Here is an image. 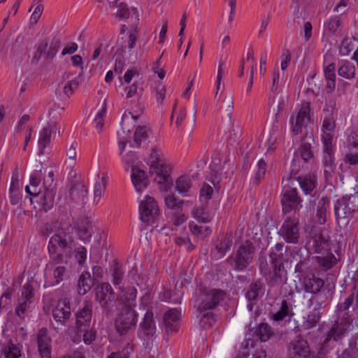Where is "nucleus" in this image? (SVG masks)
Wrapping results in <instances>:
<instances>
[{
	"mask_svg": "<svg viewBox=\"0 0 358 358\" xmlns=\"http://www.w3.org/2000/svg\"><path fill=\"white\" fill-rule=\"evenodd\" d=\"M148 164L150 166L149 174L159 185V189L165 192L171 189L173 185V180L170 175L171 166L156 147L152 148Z\"/></svg>",
	"mask_w": 358,
	"mask_h": 358,
	"instance_id": "f257e3e1",
	"label": "nucleus"
},
{
	"mask_svg": "<svg viewBox=\"0 0 358 358\" xmlns=\"http://www.w3.org/2000/svg\"><path fill=\"white\" fill-rule=\"evenodd\" d=\"M69 229L73 230L71 224L64 227L60 224L57 232L50 239L48 250L52 252H64L66 255H71L75 247L73 237Z\"/></svg>",
	"mask_w": 358,
	"mask_h": 358,
	"instance_id": "f03ea898",
	"label": "nucleus"
},
{
	"mask_svg": "<svg viewBox=\"0 0 358 358\" xmlns=\"http://www.w3.org/2000/svg\"><path fill=\"white\" fill-rule=\"evenodd\" d=\"M289 248L282 243H277L269 252L271 265L273 272V282L275 284H282L285 281L283 275L286 273L284 262L288 260V250Z\"/></svg>",
	"mask_w": 358,
	"mask_h": 358,
	"instance_id": "7ed1b4c3",
	"label": "nucleus"
},
{
	"mask_svg": "<svg viewBox=\"0 0 358 358\" xmlns=\"http://www.w3.org/2000/svg\"><path fill=\"white\" fill-rule=\"evenodd\" d=\"M75 194H80L82 198H85L87 194L86 187L81 184H76L71 187L69 192L63 191L59 193L57 206L60 215L69 218L71 212L72 203L74 201Z\"/></svg>",
	"mask_w": 358,
	"mask_h": 358,
	"instance_id": "20e7f679",
	"label": "nucleus"
},
{
	"mask_svg": "<svg viewBox=\"0 0 358 358\" xmlns=\"http://www.w3.org/2000/svg\"><path fill=\"white\" fill-rule=\"evenodd\" d=\"M278 234L287 243H300L301 238L298 216L293 215L292 217H287L278 231Z\"/></svg>",
	"mask_w": 358,
	"mask_h": 358,
	"instance_id": "39448f33",
	"label": "nucleus"
},
{
	"mask_svg": "<svg viewBox=\"0 0 358 358\" xmlns=\"http://www.w3.org/2000/svg\"><path fill=\"white\" fill-rule=\"evenodd\" d=\"M95 299L103 309V313L108 316L113 311V303L115 300V294L108 282H103L95 289Z\"/></svg>",
	"mask_w": 358,
	"mask_h": 358,
	"instance_id": "423d86ee",
	"label": "nucleus"
},
{
	"mask_svg": "<svg viewBox=\"0 0 358 358\" xmlns=\"http://www.w3.org/2000/svg\"><path fill=\"white\" fill-rule=\"evenodd\" d=\"M254 252L255 248L249 241H246L245 245L239 247L234 257H231V265L234 269L241 271L247 268L252 262Z\"/></svg>",
	"mask_w": 358,
	"mask_h": 358,
	"instance_id": "0eeeda50",
	"label": "nucleus"
},
{
	"mask_svg": "<svg viewBox=\"0 0 358 358\" xmlns=\"http://www.w3.org/2000/svg\"><path fill=\"white\" fill-rule=\"evenodd\" d=\"M307 245L317 254L331 250L329 236L320 229H311L308 231Z\"/></svg>",
	"mask_w": 358,
	"mask_h": 358,
	"instance_id": "6e6552de",
	"label": "nucleus"
},
{
	"mask_svg": "<svg viewBox=\"0 0 358 358\" xmlns=\"http://www.w3.org/2000/svg\"><path fill=\"white\" fill-rule=\"evenodd\" d=\"M137 313L133 308L123 307L115 322V327L121 335L126 334L136 327Z\"/></svg>",
	"mask_w": 358,
	"mask_h": 358,
	"instance_id": "1a4fd4ad",
	"label": "nucleus"
},
{
	"mask_svg": "<svg viewBox=\"0 0 358 358\" xmlns=\"http://www.w3.org/2000/svg\"><path fill=\"white\" fill-rule=\"evenodd\" d=\"M314 154L310 143H303L294 152V158L291 165L290 174L296 176L300 168V159L303 162H310L313 160Z\"/></svg>",
	"mask_w": 358,
	"mask_h": 358,
	"instance_id": "9d476101",
	"label": "nucleus"
},
{
	"mask_svg": "<svg viewBox=\"0 0 358 358\" xmlns=\"http://www.w3.org/2000/svg\"><path fill=\"white\" fill-rule=\"evenodd\" d=\"M281 203L284 213H288L294 210V215H296V210L302 207V200L298 196L296 188L289 187L286 189L282 193Z\"/></svg>",
	"mask_w": 358,
	"mask_h": 358,
	"instance_id": "9b49d317",
	"label": "nucleus"
},
{
	"mask_svg": "<svg viewBox=\"0 0 358 358\" xmlns=\"http://www.w3.org/2000/svg\"><path fill=\"white\" fill-rule=\"evenodd\" d=\"M139 210L141 220L147 224L152 223L159 214L157 202L149 196L141 203Z\"/></svg>",
	"mask_w": 358,
	"mask_h": 358,
	"instance_id": "f8f14e48",
	"label": "nucleus"
},
{
	"mask_svg": "<svg viewBox=\"0 0 358 358\" xmlns=\"http://www.w3.org/2000/svg\"><path fill=\"white\" fill-rule=\"evenodd\" d=\"M310 103L304 102L301 104L296 117L293 116L290 119L291 131L294 135H297L301 132L302 129L306 127L310 122Z\"/></svg>",
	"mask_w": 358,
	"mask_h": 358,
	"instance_id": "ddd939ff",
	"label": "nucleus"
},
{
	"mask_svg": "<svg viewBox=\"0 0 358 358\" xmlns=\"http://www.w3.org/2000/svg\"><path fill=\"white\" fill-rule=\"evenodd\" d=\"M92 316V303L85 301L82 309L76 314V327L78 332L88 330Z\"/></svg>",
	"mask_w": 358,
	"mask_h": 358,
	"instance_id": "4468645a",
	"label": "nucleus"
},
{
	"mask_svg": "<svg viewBox=\"0 0 358 358\" xmlns=\"http://www.w3.org/2000/svg\"><path fill=\"white\" fill-rule=\"evenodd\" d=\"M291 358H315L307 341L299 337L289 343Z\"/></svg>",
	"mask_w": 358,
	"mask_h": 358,
	"instance_id": "2eb2a0df",
	"label": "nucleus"
},
{
	"mask_svg": "<svg viewBox=\"0 0 358 358\" xmlns=\"http://www.w3.org/2000/svg\"><path fill=\"white\" fill-rule=\"evenodd\" d=\"M36 341L40 358H51L52 339L46 328L43 327L38 330Z\"/></svg>",
	"mask_w": 358,
	"mask_h": 358,
	"instance_id": "dca6fc26",
	"label": "nucleus"
},
{
	"mask_svg": "<svg viewBox=\"0 0 358 358\" xmlns=\"http://www.w3.org/2000/svg\"><path fill=\"white\" fill-rule=\"evenodd\" d=\"M34 289L29 282H27L22 289V299L15 308V313L20 318L24 319V315L30 308L34 299Z\"/></svg>",
	"mask_w": 358,
	"mask_h": 358,
	"instance_id": "f3484780",
	"label": "nucleus"
},
{
	"mask_svg": "<svg viewBox=\"0 0 358 358\" xmlns=\"http://www.w3.org/2000/svg\"><path fill=\"white\" fill-rule=\"evenodd\" d=\"M301 256L299 262L295 266L294 271L298 273L300 280L305 276L311 275V262L309 257V252L307 248H301L297 252V255Z\"/></svg>",
	"mask_w": 358,
	"mask_h": 358,
	"instance_id": "a211bd4d",
	"label": "nucleus"
},
{
	"mask_svg": "<svg viewBox=\"0 0 358 358\" xmlns=\"http://www.w3.org/2000/svg\"><path fill=\"white\" fill-rule=\"evenodd\" d=\"M180 309L170 308L164 315L163 323L167 333L178 331L180 325Z\"/></svg>",
	"mask_w": 358,
	"mask_h": 358,
	"instance_id": "6ab92c4d",
	"label": "nucleus"
},
{
	"mask_svg": "<svg viewBox=\"0 0 358 358\" xmlns=\"http://www.w3.org/2000/svg\"><path fill=\"white\" fill-rule=\"evenodd\" d=\"M313 205L315 219L318 224H324L327 220L329 200L327 197L322 196L317 200L310 201Z\"/></svg>",
	"mask_w": 358,
	"mask_h": 358,
	"instance_id": "aec40b11",
	"label": "nucleus"
},
{
	"mask_svg": "<svg viewBox=\"0 0 358 358\" xmlns=\"http://www.w3.org/2000/svg\"><path fill=\"white\" fill-rule=\"evenodd\" d=\"M334 215L337 224L340 227H345L353 217V213L344 205L339 199L334 203Z\"/></svg>",
	"mask_w": 358,
	"mask_h": 358,
	"instance_id": "412c9836",
	"label": "nucleus"
},
{
	"mask_svg": "<svg viewBox=\"0 0 358 358\" xmlns=\"http://www.w3.org/2000/svg\"><path fill=\"white\" fill-rule=\"evenodd\" d=\"M74 227L77 231L78 238L81 241L84 243L90 241L94 226L90 218L84 217L79 219L74 224Z\"/></svg>",
	"mask_w": 358,
	"mask_h": 358,
	"instance_id": "4be33fe9",
	"label": "nucleus"
},
{
	"mask_svg": "<svg viewBox=\"0 0 358 358\" xmlns=\"http://www.w3.org/2000/svg\"><path fill=\"white\" fill-rule=\"evenodd\" d=\"M225 293L221 289H212L203 293V311L215 308L224 298Z\"/></svg>",
	"mask_w": 358,
	"mask_h": 358,
	"instance_id": "5701e85b",
	"label": "nucleus"
},
{
	"mask_svg": "<svg viewBox=\"0 0 358 358\" xmlns=\"http://www.w3.org/2000/svg\"><path fill=\"white\" fill-rule=\"evenodd\" d=\"M71 315V307L66 299L60 300L52 311L53 318L62 325H65Z\"/></svg>",
	"mask_w": 358,
	"mask_h": 358,
	"instance_id": "b1692460",
	"label": "nucleus"
},
{
	"mask_svg": "<svg viewBox=\"0 0 358 358\" xmlns=\"http://www.w3.org/2000/svg\"><path fill=\"white\" fill-rule=\"evenodd\" d=\"M302 279L303 290L314 295L319 294L324 285V280L319 277H316L314 274L305 276Z\"/></svg>",
	"mask_w": 358,
	"mask_h": 358,
	"instance_id": "393cba45",
	"label": "nucleus"
},
{
	"mask_svg": "<svg viewBox=\"0 0 358 358\" xmlns=\"http://www.w3.org/2000/svg\"><path fill=\"white\" fill-rule=\"evenodd\" d=\"M155 331L156 327L153 320V313L151 310H148L143 321L140 324L139 334L145 336L149 340L154 336Z\"/></svg>",
	"mask_w": 358,
	"mask_h": 358,
	"instance_id": "a878e982",
	"label": "nucleus"
},
{
	"mask_svg": "<svg viewBox=\"0 0 358 358\" xmlns=\"http://www.w3.org/2000/svg\"><path fill=\"white\" fill-rule=\"evenodd\" d=\"M336 127V123L332 115H327L322 123V142L323 144L331 145L334 138V131Z\"/></svg>",
	"mask_w": 358,
	"mask_h": 358,
	"instance_id": "bb28decb",
	"label": "nucleus"
},
{
	"mask_svg": "<svg viewBox=\"0 0 358 358\" xmlns=\"http://www.w3.org/2000/svg\"><path fill=\"white\" fill-rule=\"evenodd\" d=\"M233 237L231 234H227L226 236L218 242L213 250L211 255L214 259H219L222 258L227 251H229L232 245Z\"/></svg>",
	"mask_w": 358,
	"mask_h": 358,
	"instance_id": "cd10ccee",
	"label": "nucleus"
},
{
	"mask_svg": "<svg viewBox=\"0 0 358 358\" xmlns=\"http://www.w3.org/2000/svg\"><path fill=\"white\" fill-rule=\"evenodd\" d=\"M324 173L326 178L331 177L336 169V164L334 162L332 144H324L323 156Z\"/></svg>",
	"mask_w": 358,
	"mask_h": 358,
	"instance_id": "c85d7f7f",
	"label": "nucleus"
},
{
	"mask_svg": "<svg viewBox=\"0 0 358 358\" xmlns=\"http://www.w3.org/2000/svg\"><path fill=\"white\" fill-rule=\"evenodd\" d=\"M350 325V324L349 322L345 323H343L341 322L340 323H336L334 324V326L329 331L326 339L324 341V344L326 345L331 340L338 341L342 339L345 334L348 331Z\"/></svg>",
	"mask_w": 358,
	"mask_h": 358,
	"instance_id": "c756f323",
	"label": "nucleus"
},
{
	"mask_svg": "<svg viewBox=\"0 0 358 358\" xmlns=\"http://www.w3.org/2000/svg\"><path fill=\"white\" fill-rule=\"evenodd\" d=\"M318 267L323 271H327L331 268L337 262V259L330 251L320 254L314 257Z\"/></svg>",
	"mask_w": 358,
	"mask_h": 358,
	"instance_id": "7c9ffc66",
	"label": "nucleus"
},
{
	"mask_svg": "<svg viewBox=\"0 0 358 358\" xmlns=\"http://www.w3.org/2000/svg\"><path fill=\"white\" fill-rule=\"evenodd\" d=\"M131 14V25L128 35V48H134L138 34L139 15L138 10L133 9Z\"/></svg>",
	"mask_w": 358,
	"mask_h": 358,
	"instance_id": "2f4dec72",
	"label": "nucleus"
},
{
	"mask_svg": "<svg viewBox=\"0 0 358 358\" xmlns=\"http://www.w3.org/2000/svg\"><path fill=\"white\" fill-rule=\"evenodd\" d=\"M264 293V284L262 280H255L248 285L245 297L250 301H257Z\"/></svg>",
	"mask_w": 358,
	"mask_h": 358,
	"instance_id": "473e14b6",
	"label": "nucleus"
},
{
	"mask_svg": "<svg viewBox=\"0 0 358 358\" xmlns=\"http://www.w3.org/2000/svg\"><path fill=\"white\" fill-rule=\"evenodd\" d=\"M131 181L138 192H141L148 185V179L144 171L132 166Z\"/></svg>",
	"mask_w": 358,
	"mask_h": 358,
	"instance_id": "72a5a7b5",
	"label": "nucleus"
},
{
	"mask_svg": "<svg viewBox=\"0 0 358 358\" xmlns=\"http://www.w3.org/2000/svg\"><path fill=\"white\" fill-rule=\"evenodd\" d=\"M353 305V310L358 308V284L355 285L354 290L344 300V301L338 303L336 306V311L338 313L345 311Z\"/></svg>",
	"mask_w": 358,
	"mask_h": 358,
	"instance_id": "f704fd0d",
	"label": "nucleus"
},
{
	"mask_svg": "<svg viewBox=\"0 0 358 358\" xmlns=\"http://www.w3.org/2000/svg\"><path fill=\"white\" fill-rule=\"evenodd\" d=\"M293 315L292 303L284 299L280 303L279 310L273 313L271 318L273 321L280 322L286 320L287 317L289 319Z\"/></svg>",
	"mask_w": 358,
	"mask_h": 358,
	"instance_id": "c9c22d12",
	"label": "nucleus"
},
{
	"mask_svg": "<svg viewBox=\"0 0 358 358\" xmlns=\"http://www.w3.org/2000/svg\"><path fill=\"white\" fill-rule=\"evenodd\" d=\"M56 126V122H50L40 132L38 139V146L40 148L39 155H43L45 148L50 144L52 130L55 128Z\"/></svg>",
	"mask_w": 358,
	"mask_h": 358,
	"instance_id": "e433bc0d",
	"label": "nucleus"
},
{
	"mask_svg": "<svg viewBox=\"0 0 358 358\" xmlns=\"http://www.w3.org/2000/svg\"><path fill=\"white\" fill-rule=\"evenodd\" d=\"M19 185L18 173L17 172H15L12 176L9 188V201L13 206L17 205L21 199V195L19 191Z\"/></svg>",
	"mask_w": 358,
	"mask_h": 358,
	"instance_id": "4c0bfd02",
	"label": "nucleus"
},
{
	"mask_svg": "<svg viewBox=\"0 0 358 358\" xmlns=\"http://www.w3.org/2000/svg\"><path fill=\"white\" fill-rule=\"evenodd\" d=\"M290 178H296L306 194H310L315 187L316 178L315 176L306 175L301 177L291 174Z\"/></svg>",
	"mask_w": 358,
	"mask_h": 358,
	"instance_id": "58836bf2",
	"label": "nucleus"
},
{
	"mask_svg": "<svg viewBox=\"0 0 358 358\" xmlns=\"http://www.w3.org/2000/svg\"><path fill=\"white\" fill-rule=\"evenodd\" d=\"M55 193L56 189L48 188L44 189L43 195L40 196L39 203L45 211H48L52 208Z\"/></svg>",
	"mask_w": 358,
	"mask_h": 358,
	"instance_id": "ea45409f",
	"label": "nucleus"
},
{
	"mask_svg": "<svg viewBox=\"0 0 358 358\" xmlns=\"http://www.w3.org/2000/svg\"><path fill=\"white\" fill-rule=\"evenodd\" d=\"M93 282L90 272H83L79 278L78 282V292L80 295H85L90 290Z\"/></svg>",
	"mask_w": 358,
	"mask_h": 358,
	"instance_id": "a19ab883",
	"label": "nucleus"
},
{
	"mask_svg": "<svg viewBox=\"0 0 358 358\" xmlns=\"http://www.w3.org/2000/svg\"><path fill=\"white\" fill-rule=\"evenodd\" d=\"M164 203L167 208L176 212L182 209L184 201L179 199L173 194H169L164 196Z\"/></svg>",
	"mask_w": 358,
	"mask_h": 358,
	"instance_id": "79ce46f5",
	"label": "nucleus"
},
{
	"mask_svg": "<svg viewBox=\"0 0 358 358\" xmlns=\"http://www.w3.org/2000/svg\"><path fill=\"white\" fill-rule=\"evenodd\" d=\"M338 73L340 76L346 79H351L355 77V67L348 61L341 62V65L338 69Z\"/></svg>",
	"mask_w": 358,
	"mask_h": 358,
	"instance_id": "37998d69",
	"label": "nucleus"
},
{
	"mask_svg": "<svg viewBox=\"0 0 358 358\" xmlns=\"http://www.w3.org/2000/svg\"><path fill=\"white\" fill-rule=\"evenodd\" d=\"M339 199L343 201L344 205L348 207V209L353 214L358 210V191L354 194L346 195Z\"/></svg>",
	"mask_w": 358,
	"mask_h": 358,
	"instance_id": "c03bdc74",
	"label": "nucleus"
},
{
	"mask_svg": "<svg viewBox=\"0 0 358 358\" xmlns=\"http://www.w3.org/2000/svg\"><path fill=\"white\" fill-rule=\"evenodd\" d=\"M256 334L261 341L266 342L271 338L273 332L268 324L262 322L259 324Z\"/></svg>",
	"mask_w": 358,
	"mask_h": 358,
	"instance_id": "a18cd8bd",
	"label": "nucleus"
},
{
	"mask_svg": "<svg viewBox=\"0 0 358 358\" xmlns=\"http://www.w3.org/2000/svg\"><path fill=\"white\" fill-rule=\"evenodd\" d=\"M191 186V180L189 178L185 175L180 176L176 181V189L180 194L188 192Z\"/></svg>",
	"mask_w": 358,
	"mask_h": 358,
	"instance_id": "49530a36",
	"label": "nucleus"
},
{
	"mask_svg": "<svg viewBox=\"0 0 358 358\" xmlns=\"http://www.w3.org/2000/svg\"><path fill=\"white\" fill-rule=\"evenodd\" d=\"M321 314L320 311L314 308L313 310L308 315L307 319L303 324L304 328L310 329L315 327L320 320Z\"/></svg>",
	"mask_w": 358,
	"mask_h": 358,
	"instance_id": "de8ad7c7",
	"label": "nucleus"
},
{
	"mask_svg": "<svg viewBox=\"0 0 358 358\" xmlns=\"http://www.w3.org/2000/svg\"><path fill=\"white\" fill-rule=\"evenodd\" d=\"M178 284V282L176 283V289L173 293L170 289L164 291L162 296L161 297L162 301H173L174 303H180L182 299V293L177 287Z\"/></svg>",
	"mask_w": 358,
	"mask_h": 358,
	"instance_id": "09e8293b",
	"label": "nucleus"
},
{
	"mask_svg": "<svg viewBox=\"0 0 358 358\" xmlns=\"http://www.w3.org/2000/svg\"><path fill=\"white\" fill-rule=\"evenodd\" d=\"M60 48V41L59 40L53 41L48 49L46 50L44 55V59L47 62H51L55 57Z\"/></svg>",
	"mask_w": 358,
	"mask_h": 358,
	"instance_id": "8fccbe9b",
	"label": "nucleus"
},
{
	"mask_svg": "<svg viewBox=\"0 0 358 358\" xmlns=\"http://www.w3.org/2000/svg\"><path fill=\"white\" fill-rule=\"evenodd\" d=\"M125 301L124 307L133 308L135 306V300L136 298V290L134 288H129L123 293Z\"/></svg>",
	"mask_w": 358,
	"mask_h": 358,
	"instance_id": "3c124183",
	"label": "nucleus"
},
{
	"mask_svg": "<svg viewBox=\"0 0 358 358\" xmlns=\"http://www.w3.org/2000/svg\"><path fill=\"white\" fill-rule=\"evenodd\" d=\"M266 171V164L263 159H261L257 163V170L254 178L253 183L257 185L259 181L264 177Z\"/></svg>",
	"mask_w": 358,
	"mask_h": 358,
	"instance_id": "603ef678",
	"label": "nucleus"
},
{
	"mask_svg": "<svg viewBox=\"0 0 358 358\" xmlns=\"http://www.w3.org/2000/svg\"><path fill=\"white\" fill-rule=\"evenodd\" d=\"M112 276L115 285H120L124 278V271L117 263H115L112 268Z\"/></svg>",
	"mask_w": 358,
	"mask_h": 358,
	"instance_id": "864d4df0",
	"label": "nucleus"
},
{
	"mask_svg": "<svg viewBox=\"0 0 358 358\" xmlns=\"http://www.w3.org/2000/svg\"><path fill=\"white\" fill-rule=\"evenodd\" d=\"M133 9H135V8H132L131 10H129L128 8H126V5L121 2L117 5V10L116 13V16L121 18V19H131V14L133 13ZM137 10V9L136 8Z\"/></svg>",
	"mask_w": 358,
	"mask_h": 358,
	"instance_id": "5fc2aeb1",
	"label": "nucleus"
},
{
	"mask_svg": "<svg viewBox=\"0 0 358 358\" xmlns=\"http://www.w3.org/2000/svg\"><path fill=\"white\" fill-rule=\"evenodd\" d=\"M259 266L262 274L266 275L268 274L272 275L271 278L273 281V272L272 267L269 266L266 257H260L259 259Z\"/></svg>",
	"mask_w": 358,
	"mask_h": 358,
	"instance_id": "6e6d98bb",
	"label": "nucleus"
},
{
	"mask_svg": "<svg viewBox=\"0 0 358 358\" xmlns=\"http://www.w3.org/2000/svg\"><path fill=\"white\" fill-rule=\"evenodd\" d=\"M341 24V21L340 17L334 16V17L330 18V20L327 22L324 23V27H325L326 30H327L331 33H335L337 31V29L339 28Z\"/></svg>",
	"mask_w": 358,
	"mask_h": 358,
	"instance_id": "4d7b16f0",
	"label": "nucleus"
},
{
	"mask_svg": "<svg viewBox=\"0 0 358 358\" xmlns=\"http://www.w3.org/2000/svg\"><path fill=\"white\" fill-rule=\"evenodd\" d=\"M175 116L176 117L175 124L177 127H179L181 126L182 122L186 117L185 110L180 109L179 110H177L176 108V105H174L173 112L171 116V120H173Z\"/></svg>",
	"mask_w": 358,
	"mask_h": 358,
	"instance_id": "13d9d810",
	"label": "nucleus"
},
{
	"mask_svg": "<svg viewBox=\"0 0 358 358\" xmlns=\"http://www.w3.org/2000/svg\"><path fill=\"white\" fill-rule=\"evenodd\" d=\"M48 43L47 41L41 43L32 58V63L37 64L41 57L45 55V52L48 48Z\"/></svg>",
	"mask_w": 358,
	"mask_h": 358,
	"instance_id": "bf43d9fd",
	"label": "nucleus"
},
{
	"mask_svg": "<svg viewBox=\"0 0 358 358\" xmlns=\"http://www.w3.org/2000/svg\"><path fill=\"white\" fill-rule=\"evenodd\" d=\"M50 256L51 262L54 264H59L62 263H67V261L64 259L65 257L70 256L66 255L64 252H52L48 251Z\"/></svg>",
	"mask_w": 358,
	"mask_h": 358,
	"instance_id": "052dcab7",
	"label": "nucleus"
},
{
	"mask_svg": "<svg viewBox=\"0 0 358 358\" xmlns=\"http://www.w3.org/2000/svg\"><path fill=\"white\" fill-rule=\"evenodd\" d=\"M171 221L173 223V224L176 226L181 225L187 220V217L185 216V213L182 212V209L176 211V212H172L171 213Z\"/></svg>",
	"mask_w": 358,
	"mask_h": 358,
	"instance_id": "680f3d73",
	"label": "nucleus"
},
{
	"mask_svg": "<svg viewBox=\"0 0 358 358\" xmlns=\"http://www.w3.org/2000/svg\"><path fill=\"white\" fill-rule=\"evenodd\" d=\"M210 169L213 173V176L215 178H217V174L221 170V159L218 156V154H215V156H213L211 163L209 166Z\"/></svg>",
	"mask_w": 358,
	"mask_h": 358,
	"instance_id": "e2e57ef3",
	"label": "nucleus"
},
{
	"mask_svg": "<svg viewBox=\"0 0 358 358\" xmlns=\"http://www.w3.org/2000/svg\"><path fill=\"white\" fill-rule=\"evenodd\" d=\"M5 358H18L20 356V352L16 346L11 343L8 348L2 350Z\"/></svg>",
	"mask_w": 358,
	"mask_h": 358,
	"instance_id": "0e129e2a",
	"label": "nucleus"
},
{
	"mask_svg": "<svg viewBox=\"0 0 358 358\" xmlns=\"http://www.w3.org/2000/svg\"><path fill=\"white\" fill-rule=\"evenodd\" d=\"M79 85V82L76 80L68 81L64 87L63 92L65 95L69 97L73 94L74 90Z\"/></svg>",
	"mask_w": 358,
	"mask_h": 358,
	"instance_id": "69168bd1",
	"label": "nucleus"
},
{
	"mask_svg": "<svg viewBox=\"0 0 358 358\" xmlns=\"http://www.w3.org/2000/svg\"><path fill=\"white\" fill-rule=\"evenodd\" d=\"M215 322L214 315L211 312L203 313V329L211 327Z\"/></svg>",
	"mask_w": 358,
	"mask_h": 358,
	"instance_id": "338daca9",
	"label": "nucleus"
},
{
	"mask_svg": "<svg viewBox=\"0 0 358 358\" xmlns=\"http://www.w3.org/2000/svg\"><path fill=\"white\" fill-rule=\"evenodd\" d=\"M66 269L64 266H58L54 269L53 274L57 284H59L63 280L66 274Z\"/></svg>",
	"mask_w": 358,
	"mask_h": 358,
	"instance_id": "774afa93",
	"label": "nucleus"
}]
</instances>
